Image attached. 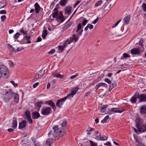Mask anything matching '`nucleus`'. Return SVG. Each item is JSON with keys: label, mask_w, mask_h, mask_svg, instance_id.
I'll use <instances>...</instances> for the list:
<instances>
[{"label": "nucleus", "mask_w": 146, "mask_h": 146, "mask_svg": "<svg viewBox=\"0 0 146 146\" xmlns=\"http://www.w3.org/2000/svg\"><path fill=\"white\" fill-rule=\"evenodd\" d=\"M15 93L12 91L11 90H9V91L5 92V94L3 95V100L5 102H8L13 97Z\"/></svg>", "instance_id": "1"}, {"label": "nucleus", "mask_w": 146, "mask_h": 146, "mask_svg": "<svg viewBox=\"0 0 146 146\" xmlns=\"http://www.w3.org/2000/svg\"><path fill=\"white\" fill-rule=\"evenodd\" d=\"M53 132L52 131H50L48 135H50L52 133L54 136L57 137L62 132L61 130H59L58 127V126L56 125L53 127Z\"/></svg>", "instance_id": "2"}, {"label": "nucleus", "mask_w": 146, "mask_h": 146, "mask_svg": "<svg viewBox=\"0 0 146 146\" xmlns=\"http://www.w3.org/2000/svg\"><path fill=\"white\" fill-rule=\"evenodd\" d=\"M0 72L2 74H4L5 78H7L9 76V70L8 68L4 65H1L0 66Z\"/></svg>", "instance_id": "3"}, {"label": "nucleus", "mask_w": 146, "mask_h": 146, "mask_svg": "<svg viewBox=\"0 0 146 146\" xmlns=\"http://www.w3.org/2000/svg\"><path fill=\"white\" fill-rule=\"evenodd\" d=\"M78 40V38L75 34H73L72 36L69 39H68L64 43V46H66L67 44H69L74 40V42H76Z\"/></svg>", "instance_id": "4"}, {"label": "nucleus", "mask_w": 146, "mask_h": 146, "mask_svg": "<svg viewBox=\"0 0 146 146\" xmlns=\"http://www.w3.org/2000/svg\"><path fill=\"white\" fill-rule=\"evenodd\" d=\"M52 110L50 108L46 107L42 108L41 111V114L44 115H47L51 113Z\"/></svg>", "instance_id": "5"}, {"label": "nucleus", "mask_w": 146, "mask_h": 146, "mask_svg": "<svg viewBox=\"0 0 146 146\" xmlns=\"http://www.w3.org/2000/svg\"><path fill=\"white\" fill-rule=\"evenodd\" d=\"M15 47H13V46H8V48L11 51L17 52L18 51L22 50L24 49L22 47L20 46L19 47H17V46H15Z\"/></svg>", "instance_id": "6"}, {"label": "nucleus", "mask_w": 146, "mask_h": 146, "mask_svg": "<svg viewBox=\"0 0 146 146\" xmlns=\"http://www.w3.org/2000/svg\"><path fill=\"white\" fill-rule=\"evenodd\" d=\"M67 98V97L66 96L61 99H58L57 101L56 106L57 107L60 108Z\"/></svg>", "instance_id": "7"}, {"label": "nucleus", "mask_w": 146, "mask_h": 146, "mask_svg": "<svg viewBox=\"0 0 146 146\" xmlns=\"http://www.w3.org/2000/svg\"><path fill=\"white\" fill-rule=\"evenodd\" d=\"M130 52L131 54L134 57L135 55H139L141 53V51L139 48H133L131 49Z\"/></svg>", "instance_id": "8"}, {"label": "nucleus", "mask_w": 146, "mask_h": 146, "mask_svg": "<svg viewBox=\"0 0 146 146\" xmlns=\"http://www.w3.org/2000/svg\"><path fill=\"white\" fill-rule=\"evenodd\" d=\"M135 122V127L139 129V126H141L143 125V121L139 117H137L136 118Z\"/></svg>", "instance_id": "9"}, {"label": "nucleus", "mask_w": 146, "mask_h": 146, "mask_svg": "<svg viewBox=\"0 0 146 146\" xmlns=\"http://www.w3.org/2000/svg\"><path fill=\"white\" fill-rule=\"evenodd\" d=\"M79 89L78 87H76L73 89L71 90V92L70 94L67 95L66 96L67 98H71L73 97L76 94L77 92Z\"/></svg>", "instance_id": "10"}, {"label": "nucleus", "mask_w": 146, "mask_h": 146, "mask_svg": "<svg viewBox=\"0 0 146 146\" xmlns=\"http://www.w3.org/2000/svg\"><path fill=\"white\" fill-rule=\"evenodd\" d=\"M137 98L139 99V102H146V94H139L137 96Z\"/></svg>", "instance_id": "11"}, {"label": "nucleus", "mask_w": 146, "mask_h": 146, "mask_svg": "<svg viewBox=\"0 0 146 146\" xmlns=\"http://www.w3.org/2000/svg\"><path fill=\"white\" fill-rule=\"evenodd\" d=\"M124 111V110H118L117 108H113L109 110V112L108 113L109 115L115 113H121Z\"/></svg>", "instance_id": "12"}, {"label": "nucleus", "mask_w": 146, "mask_h": 146, "mask_svg": "<svg viewBox=\"0 0 146 146\" xmlns=\"http://www.w3.org/2000/svg\"><path fill=\"white\" fill-rule=\"evenodd\" d=\"M130 18V16L129 15L125 16L123 20V23L125 25L128 24L129 23Z\"/></svg>", "instance_id": "13"}, {"label": "nucleus", "mask_w": 146, "mask_h": 146, "mask_svg": "<svg viewBox=\"0 0 146 146\" xmlns=\"http://www.w3.org/2000/svg\"><path fill=\"white\" fill-rule=\"evenodd\" d=\"M139 93L137 92L135 94L132 96L130 99V101L133 103H135L137 100V96L139 95Z\"/></svg>", "instance_id": "14"}, {"label": "nucleus", "mask_w": 146, "mask_h": 146, "mask_svg": "<svg viewBox=\"0 0 146 146\" xmlns=\"http://www.w3.org/2000/svg\"><path fill=\"white\" fill-rule=\"evenodd\" d=\"M81 28V25L80 23H79L78 26L77 30L76 31V33L78 35V36L82 35V33L83 32V30L82 29H81L79 31H79H80Z\"/></svg>", "instance_id": "15"}, {"label": "nucleus", "mask_w": 146, "mask_h": 146, "mask_svg": "<svg viewBox=\"0 0 146 146\" xmlns=\"http://www.w3.org/2000/svg\"><path fill=\"white\" fill-rule=\"evenodd\" d=\"M34 6L35 8L36 13H39L41 9V7L40 5L37 3H36L34 5Z\"/></svg>", "instance_id": "16"}, {"label": "nucleus", "mask_w": 146, "mask_h": 146, "mask_svg": "<svg viewBox=\"0 0 146 146\" xmlns=\"http://www.w3.org/2000/svg\"><path fill=\"white\" fill-rule=\"evenodd\" d=\"M137 129L139 132H145L146 130V123L145 125H142L141 126H139V129Z\"/></svg>", "instance_id": "17"}, {"label": "nucleus", "mask_w": 146, "mask_h": 146, "mask_svg": "<svg viewBox=\"0 0 146 146\" xmlns=\"http://www.w3.org/2000/svg\"><path fill=\"white\" fill-rule=\"evenodd\" d=\"M56 20L59 23H62L64 21L63 16L62 14L59 15L56 18Z\"/></svg>", "instance_id": "18"}, {"label": "nucleus", "mask_w": 146, "mask_h": 146, "mask_svg": "<svg viewBox=\"0 0 146 146\" xmlns=\"http://www.w3.org/2000/svg\"><path fill=\"white\" fill-rule=\"evenodd\" d=\"M40 117V114L37 111H35L32 113V117L33 119H37Z\"/></svg>", "instance_id": "19"}, {"label": "nucleus", "mask_w": 146, "mask_h": 146, "mask_svg": "<svg viewBox=\"0 0 146 146\" xmlns=\"http://www.w3.org/2000/svg\"><path fill=\"white\" fill-rule=\"evenodd\" d=\"M42 104V103L41 102H36L35 105V108L39 111L41 106Z\"/></svg>", "instance_id": "20"}, {"label": "nucleus", "mask_w": 146, "mask_h": 146, "mask_svg": "<svg viewBox=\"0 0 146 146\" xmlns=\"http://www.w3.org/2000/svg\"><path fill=\"white\" fill-rule=\"evenodd\" d=\"M14 97V101L16 103H17L19 101V96L17 93H15L13 96Z\"/></svg>", "instance_id": "21"}, {"label": "nucleus", "mask_w": 146, "mask_h": 146, "mask_svg": "<svg viewBox=\"0 0 146 146\" xmlns=\"http://www.w3.org/2000/svg\"><path fill=\"white\" fill-rule=\"evenodd\" d=\"M26 121L25 120L22 121L21 122L19 123V128L20 129H22L26 126Z\"/></svg>", "instance_id": "22"}, {"label": "nucleus", "mask_w": 146, "mask_h": 146, "mask_svg": "<svg viewBox=\"0 0 146 146\" xmlns=\"http://www.w3.org/2000/svg\"><path fill=\"white\" fill-rule=\"evenodd\" d=\"M140 111L142 114H146V106L144 105L140 108Z\"/></svg>", "instance_id": "23"}, {"label": "nucleus", "mask_w": 146, "mask_h": 146, "mask_svg": "<svg viewBox=\"0 0 146 146\" xmlns=\"http://www.w3.org/2000/svg\"><path fill=\"white\" fill-rule=\"evenodd\" d=\"M38 74L37 76H38V77L37 78H36V79H37V78L38 79L40 78L39 77H42L45 73V70H40V71H39L38 72Z\"/></svg>", "instance_id": "24"}, {"label": "nucleus", "mask_w": 146, "mask_h": 146, "mask_svg": "<svg viewBox=\"0 0 146 146\" xmlns=\"http://www.w3.org/2000/svg\"><path fill=\"white\" fill-rule=\"evenodd\" d=\"M46 103L50 106H52L53 109H54L55 107V104L51 100L48 101L46 102Z\"/></svg>", "instance_id": "25"}, {"label": "nucleus", "mask_w": 146, "mask_h": 146, "mask_svg": "<svg viewBox=\"0 0 146 146\" xmlns=\"http://www.w3.org/2000/svg\"><path fill=\"white\" fill-rule=\"evenodd\" d=\"M53 143V138H49L46 140V145L50 146Z\"/></svg>", "instance_id": "26"}, {"label": "nucleus", "mask_w": 146, "mask_h": 146, "mask_svg": "<svg viewBox=\"0 0 146 146\" xmlns=\"http://www.w3.org/2000/svg\"><path fill=\"white\" fill-rule=\"evenodd\" d=\"M12 123L13 124L12 127L15 129L16 128L17 126V119L15 118H13Z\"/></svg>", "instance_id": "27"}, {"label": "nucleus", "mask_w": 146, "mask_h": 146, "mask_svg": "<svg viewBox=\"0 0 146 146\" xmlns=\"http://www.w3.org/2000/svg\"><path fill=\"white\" fill-rule=\"evenodd\" d=\"M54 11L52 15V17L53 18H56L58 15V10L57 9L55 8L54 9Z\"/></svg>", "instance_id": "28"}, {"label": "nucleus", "mask_w": 146, "mask_h": 146, "mask_svg": "<svg viewBox=\"0 0 146 146\" xmlns=\"http://www.w3.org/2000/svg\"><path fill=\"white\" fill-rule=\"evenodd\" d=\"M71 7L70 6H68L66 7L65 9V13L66 14H69L70 12Z\"/></svg>", "instance_id": "29"}, {"label": "nucleus", "mask_w": 146, "mask_h": 146, "mask_svg": "<svg viewBox=\"0 0 146 146\" xmlns=\"http://www.w3.org/2000/svg\"><path fill=\"white\" fill-rule=\"evenodd\" d=\"M108 106L107 105H104L100 107V111L102 112H104L107 108Z\"/></svg>", "instance_id": "30"}, {"label": "nucleus", "mask_w": 146, "mask_h": 146, "mask_svg": "<svg viewBox=\"0 0 146 146\" xmlns=\"http://www.w3.org/2000/svg\"><path fill=\"white\" fill-rule=\"evenodd\" d=\"M54 77H56L57 78H59L62 79L63 78V76L61 75L59 73H55L53 74Z\"/></svg>", "instance_id": "31"}, {"label": "nucleus", "mask_w": 146, "mask_h": 146, "mask_svg": "<svg viewBox=\"0 0 146 146\" xmlns=\"http://www.w3.org/2000/svg\"><path fill=\"white\" fill-rule=\"evenodd\" d=\"M67 1V0H61L60 4L62 6H64L66 5Z\"/></svg>", "instance_id": "32"}, {"label": "nucleus", "mask_w": 146, "mask_h": 146, "mask_svg": "<svg viewBox=\"0 0 146 146\" xmlns=\"http://www.w3.org/2000/svg\"><path fill=\"white\" fill-rule=\"evenodd\" d=\"M66 46H58V48L59 53L63 52Z\"/></svg>", "instance_id": "33"}, {"label": "nucleus", "mask_w": 146, "mask_h": 146, "mask_svg": "<svg viewBox=\"0 0 146 146\" xmlns=\"http://www.w3.org/2000/svg\"><path fill=\"white\" fill-rule=\"evenodd\" d=\"M47 30H44L43 31L42 37L43 39L45 38L46 36L47 35Z\"/></svg>", "instance_id": "34"}, {"label": "nucleus", "mask_w": 146, "mask_h": 146, "mask_svg": "<svg viewBox=\"0 0 146 146\" xmlns=\"http://www.w3.org/2000/svg\"><path fill=\"white\" fill-rule=\"evenodd\" d=\"M109 116L108 115L105 117L104 119H103L101 121V122L102 123H106L108 121V120L109 119Z\"/></svg>", "instance_id": "35"}, {"label": "nucleus", "mask_w": 146, "mask_h": 146, "mask_svg": "<svg viewBox=\"0 0 146 146\" xmlns=\"http://www.w3.org/2000/svg\"><path fill=\"white\" fill-rule=\"evenodd\" d=\"M100 141H105L108 138L105 135L100 136Z\"/></svg>", "instance_id": "36"}, {"label": "nucleus", "mask_w": 146, "mask_h": 146, "mask_svg": "<svg viewBox=\"0 0 146 146\" xmlns=\"http://www.w3.org/2000/svg\"><path fill=\"white\" fill-rule=\"evenodd\" d=\"M102 0H100L97 1L95 5V7H97L98 6H100L102 3Z\"/></svg>", "instance_id": "37"}, {"label": "nucleus", "mask_w": 146, "mask_h": 146, "mask_svg": "<svg viewBox=\"0 0 146 146\" xmlns=\"http://www.w3.org/2000/svg\"><path fill=\"white\" fill-rule=\"evenodd\" d=\"M25 114L27 118L31 117L30 112L29 111L27 110L25 111Z\"/></svg>", "instance_id": "38"}, {"label": "nucleus", "mask_w": 146, "mask_h": 146, "mask_svg": "<svg viewBox=\"0 0 146 146\" xmlns=\"http://www.w3.org/2000/svg\"><path fill=\"white\" fill-rule=\"evenodd\" d=\"M141 8L144 11L146 12V4L143 3L141 6Z\"/></svg>", "instance_id": "39"}, {"label": "nucleus", "mask_w": 146, "mask_h": 146, "mask_svg": "<svg viewBox=\"0 0 146 146\" xmlns=\"http://www.w3.org/2000/svg\"><path fill=\"white\" fill-rule=\"evenodd\" d=\"M89 142L91 146H98L97 144L96 143L94 142L91 140H90Z\"/></svg>", "instance_id": "40"}, {"label": "nucleus", "mask_w": 146, "mask_h": 146, "mask_svg": "<svg viewBox=\"0 0 146 146\" xmlns=\"http://www.w3.org/2000/svg\"><path fill=\"white\" fill-rule=\"evenodd\" d=\"M115 86V84H110V91L112 90Z\"/></svg>", "instance_id": "41"}, {"label": "nucleus", "mask_w": 146, "mask_h": 146, "mask_svg": "<svg viewBox=\"0 0 146 146\" xmlns=\"http://www.w3.org/2000/svg\"><path fill=\"white\" fill-rule=\"evenodd\" d=\"M55 51V50L54 49H52L51 50H50V51L48 52V53L49 54L51 55L53 54Z\"/></svg>", "instance_id": "42"}, {"label": "nucleus", "mask_w": 146, "mask_h": 146, "mask_svg": "<svg viewBox=\"0 0 146 146\" xmlns=\"http://www.w3.org/2000/svg\"><path fill=\"white\" fill-rule=\"evenodd\" d=\"M102 86V83H98L95 86V88L96 89V90H97L98 89V88L101 86Z\"/></svg>", "instance_id": "43"}, {"label": "nucleus", "mask_w": 146, "mask_h": 146, "mask_svg": "<svg viewBox=\"0 0 146 146\" xmlns=\"http://www.w3.org/2000/svg\"><path fill=\"white\" fill-rule=\"evenodd\" d=\"M67 124V122L66 121H63L61 123V125L62 127H64Z\"/></svg>", "instance_id": "44"}, {"label": "nucleus", "mask_w": 146, "mask_h": 146, "mask_svg": "<svg viewBox=\"0 0 146 146\" xmlns=\"http://www.w3.org/2000/svg\"><path fill=\"white\" fill-rule=\"evenodd\" d=\"M20 32L23 35H26L27 34V31H25L23 29H22L20 30Z\"/></svg>", "instance_id": "45"}, {"label": "nucleus", "mask_w": 146, "mask_h": 146, "mask_svg": "<svg viewBox=\"0 0 146 146\" xmlns=\"http://www.w3.org/2000/svg\"><path fill=\"white\" fill-rule=\"evenodd\" d=\"M130 56L126 53H124L123 54V57L124 58H129Z\"/></svg>", "instance_id": "46"}, {"label": "nucleus", "mask_w": 146, "mask_h": 146, "mask_svg": "<svg viewBox=\"0 0 146 146\" xmlns=\"http://www.w3.org/2000/svg\"><path fill=\"white\" fill-rule=\"evenodd\" d=\"M5 6V5H4L3 2L1 1L0 2V9L3 8Z\"/></svg>", "instance_id": "47"}, {"label": "nucleus", "mask_w": 146, "mask_h": 146, "mask_svg": "<svg viewBox=\"0 0 146 146\" xmlns=\"http://www.w3.org/2000/svg\"><path fill=\"white\" fill-rule=\"evenodd\" d=\"M143 38H141L139 42V45L140 46H143Z\"/></svg>", "instance_id": "48"}, {"label": "nucleus", "mask_w": 146, "mask_h": 146, "mask_svg": "<svg viewBox=\"0 0 146 146\" xmlns=\"http://www.w3.org/2000/svg\"><path fill=\"white\" fill-rule=\"evenodd\" d=\"M10 82L15 87H17L18 86L17 84L15 83L13 81L11 80Z\"/></svg>", "instance_id": "49"}, {"label": "nucleus", "mask_w": 146, "mask_h": 146, "mask_svg": "<svg viewBox=\"0 0 146 146\" xmlns=\"http://www.w3.org/2000/svg\"><path fill=\"white\" fill-rule=\"evenodd\" d=\"M104 81L106 82H107L108 84H110L111 83V81L109 79L106 78L104 79Z\"/></svg>", "instance_id": "50"}, {"label": "nucleus", "mask_w": 146, "mask_h": 146, "mask_svg": "<svg viewBox=\"0 0 146 146\" xmlns=\"http://www.w3.org/2000/svg\"><path fill=\"white\" fill-rule=\"evenodd\" d=\"M88 20L86 19H84L82 22V24L83 26H84L87 23Z\"/></svg>", "instance_id": "51"}, {"label": "nucleus", "mask_w": 146, "mask_h": 146, "mask_svg": "<svg viewBox=\"0 0 146 146\" xmlns=\"http://www.w3.org/2000/svg\"><path fill=\"white\" fill-rule=\"evenodd\" d=\"M20 33H17L14 36V38H17L20 35Z\"/></svg>", "instance_id": "52"}, {"label": "nucleus", "mask_w": 146, "mask_h": 146, "mask_svg": "<svg viewBox=\"0 0 146 146\" xmlns=\"http://www.w3.org/2000/svg\"><path fill=\"white\" fill-rule=\"evenodd\" d=\"M6 19V17L5 15H3L1 16V19L2 21H4Z\"/></svg>", "instance_id": "53"}, {"label": "nucleus", "mask_w": 146, "mask_h": 146, "mask_svg": "<svg viewBox=\"0 0 146 146\" xmlns=\"http://www.w3.org/2000/svg\"><path fill=\"white\" fill-rule=\"evenodd\" d=\"M27 120L29 123H32V120L31 119V117L27 118Z\"/></svg>", "instance_id": "54"}, {"label": "nucleus", "mask_w": 146, "mask_h": 146, "mask_svg": "<svg viewBox=\"0 0 146 146\" xmlns=\"http://www.w3.org/2000/svg\"><path fill=\"white\" fill-rule=\"evenodd\" d=\"M94 129H94L93 128H92L91 127H88V128H87L86 131H87L89 132L90 131H91L94 130Z\"/></svg>", "instance_id": "55"}, {"label": "nucleus", "mask_w": 146, "mask_h": 146, "mask_svg": "<svg viewBox=\"0 0 146 146\" xmlns=\"http://www.w3.org/2000/svg\"><path fill=\"white\" fill-rule=\"evenodd\" d=\"M87 25L88 28L90 29H92L94 27V26L90 24H88Z\"/></svg>", "instance_id": "56"}, {"label": "nucleus", "mask_w": 146, "mask_h": 146, "mask_svg": "<svg viewBox=\"0 0 146 146\" xmlns=\"http://www.w3.org/2000/svg\"><path fill=\"white\" fill-rule=\"evenodd\" d=\"M6 11L5 10H2L0 11V14H6Z\"/></svg>", "instance_id": "57"}, {"label": "nucleus", "mask_w": 146, "mask_h": 146, "mask_svg": "<svg viewBox=\"0 0 146 146\" xmlns=\"http://www.w3.org/2000/svg\"><path fill=\"white\" fill-rule=\"evenodd\" d=\"M81 2V1H78L74 5V7L75 8V7L78 4L80 3Z\"/></svg>", "instance_id": "58"}, {"label": "nucleus", "mask_w": 146, "mask_h": 146, "mask_svg": "<svg viewBox=\"0 0 146 146\" xmlns=\"http://www.w3.org/2000/svg\"><path fill=\"white\" fill-rule=\"evenodd\" d=\"M98 17H97L96 19H95L93 21L92 23L94 24H95L98 21Z\"/></svg>", "instance_id": "59"}, {"label": "nucleus", "mask_w": 146, "mask_h": 146, "mask_svg": "<svg viewBox=\"0 0 146 146\" xmlns=\"http://www.w3.org/2000/svg\"><path fill=\"white\" fill-rule=\"evenodd\" d=\"M104 145H106V146H111V143L109 141L107 142L106 143H104Z\"/></svg>", "instance_id": "60"}, {"label": "nucleus", "mask_w": 146, "mask_h": 146, "mask_svg": "<svg viewBox=\"0 0 146 146\" xmlns=\"http://www.w3.org/2000/svg\"><path fill=\"white\" fill-rule=\"evenodd\" d=\"M38 84H39V83L38 82H36V83H35L33 85V88H36Z\"/></svg>", "instance_id": "61"}, {"label": "nucleus", "mask_w": 146, "mask_h": 146, "mask_svg": "<svg viewBox=\"0 0 146 146\" xmlns=\"http://www.w3.org/2000/svg\"><path fill=\"white\" fill-rule=\"evenodd\" d=\"M90 91H88L85 94V95L84 96L85 97H87L88 95L90 94Z\"/></svg>", "instance_id": "62"}, {"label": "nucleus", "mask_w": 146, "mask_h": 146, "mask_svg": "<svg viewBox=\"0 0 146 146\" xmlns=\"http://www.w3.org/2000/svg\"><path fill=\"white\" fill-rule=\"evenodd\" d=\"M77 76V74H76L75 75H73V76H71L70 77V78L71 79H72L74 78H75V77H76Z\"/></svg>", "instance_id": "63"}, {"label": "nucleus", "mask_w": 146, "mask_h": 146, "mask_svg": "<svg viewBox=\"0 0 146 146\" xmlns=\"http://www.w3.org/2000/svg\"><path fill=\"white\" fill-rule=\"evenodd\" d=\"M137 146H144V145L142 143L140 142L139 144L137 145Z\"/></svg>", "instance_id": "64"}]
</instances>
